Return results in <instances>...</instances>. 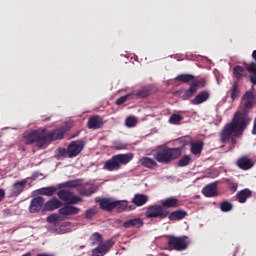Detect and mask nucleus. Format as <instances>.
<instances>
[{"label": "nucleus", "instance_id": "nucleus-1", "mask_svg": "<svg viewBox=\"0 0 256 256\" xmlns=\"http://www.w3.org/2000/svg\"><path fill=\"white\" fill-rule=\"evenodd\" d=\"M244 103L242 110L236 112L231 122L227 123L220 132V143H229L231 141L230 149H235L237 145V139L243 135V131L247 129L249 123H251V117H249V112L253 109L255 105V94L252 91H246L242 97Z\"/></svg>", "mask_w": 256, "mask_h": 256}, {"label": "nucleus", "instance_id": "nucleus-2", "mask_svg": "<svg viewBox=\"0 0 256 256\" xmlns=\"http://www.w3.org/2000/svg\"><path fill=\"white\" fill-rule=\"evenodd\" d=\"M181 207V201L177 197H168L160 201V204H154L147 207L145 217L147 219H167L169 217V209H177Z\"/></svg>", "mask_w": 256, "mask_h": 256}, {"label": "nucleus", "instance_id": "nucleus-3", "mask_svg": "<svg viewBox=\"0 0 256 256\" xmlns=\"http://www.w3.org/2000/svg\"><path fill=\"white\" fill-rule=\"evenodd\" d=\"M23 141L25 145H33V143H36V147H38V149H46L47 138H45V128H39L37 130L24 133Z\"/></svg>", "mask_w": 256, "mask_h": 256}, {"label": "nucleus", "instance_id": "nucleus-4", "mask_svg": "<svg viewBox=\"0 0 256 256\" xmlns=\"http://www.w3.org/2000/svg\"><path fill=\"white\" fill-rule=\"evenodd\" d=\"M133 157V153L113 155L110 159L105 161L103 169L110 172L119 171V169H121V165H128V163L133 161Z\"/></svg>", "mask_w": 256, "mask_h": 256}, {"label": "nucleus", "instance_id": "nucleus-5", "mask_svg": "<svg viewBox=\"0 0 256 256\" xmlns=\"http://www.w3.org/2000/svg\"><path fill=\"white\" fill-rule=\"evenodd\" d=\"M179 157H181V148L164 147L159 149L154 155L155 161L163 165H169L171 161H175Z\"/></svg>", "mask_w": 256, "mask_h": 256}, {"label": "nucleus", "instance_id": "nucleus-6", "mask_svg": "<svg viewBox=\"0 0 256 256\" xmlns=\"http://www.w3.org/2000/svg\"><path fill=\"white\" fill-rule=\"evenodd\" d=\"M207 86V78H195L192 80L190 87L185 91L184 95L182 96L183 101H187L191 99L199 91V89H203V87Z\"/></svg>", "mask_w": 256, "mask_h": 256}, {"label": "nucleus", "instance_id": "nucleus-7", "mask_svg": "<svg viewBox=\"0 0 256 256\" xmlns=\"http://www.w3.org/2000/svg\"><path fill=\"white\" fill-rule=\"evenodd\" d=\"M189 247V237L187 236H169L168 248L170 251H185Z\"/></svg>", "mask_w": 256, "mask_h": 256}, {"label": "nucleus", "instance_id": "nucleus-8", "mask_svg": "<svg viewBox=\"0 0 256 256\" xmlns=\"http://www.w3.org/2000/svg\"><path fill=\"white\" fill-rule=\"evenodd\" d=\"M65 133H67V128L65 126L56 128L50 132L45 129L46 147L52 141H59L63 139V137H65Z\"/></svg>", "mask_w": 256, "mask_h": 256}, {"label": "nucleus", "instance_id": "nucleus-9", "mask_svg": "<svg viewBox=\"0 0 256 256\" xmlns=\"http://www.w3.org/2000/svg\"><path fill=\"white\" fill-rule=\"evenodd\" d=\"M85 148V142L83 140L78 141H72L67 150L66 153L69 157V159H73V157H77L81 151Z\"/></svg>", "mask_w": 256, "mask_h": 256}, {"label": "nucleus", "instance_id": "nucleus-10", "mask_svg": "<svg viewBox=\"0 0 256 256\" xmlns=\"http://www.w3.org/2000/svg\"><path fill=\"white\" fill-rule=\"evenodd\" d=\"M57 195L61 201H65L70 205H77V203L81 202V198L73 195V192L69 190H60Z\"/></svg>", "mask_w": 256, "mask_h": 256}, {"label": "nucleus", "instance_id": "nucleus-11", "mask_svg": "<svg viewBox=\"0 0 256 256\" xmlns=\"http://www.w3.org/2000/svg\"><path fill=\"white\" fill-rule=\"evenodd\" d=\"M43 209H45V198L37 196L31 200L29 205L30 213H39V211L43 212Z\"/></svg>", "mask_w": 256, "mask_h": 256}, {"label": "nucleus", "instance_id": "nucleus-12", "mask_svg": "<svg viewBox=\"0 0 256 256\" xmlns=\"http://www.w3.org/2000/svg\"><path fill=\"white\" fill-rule=\"evenodd\" d=\"M114 243L112 240H107L103 244L98 245L97 248H94L92 250V256H105L107 252H109V249L113 247Z\"/></svg>", "mask_w": 256, "mask_h": 256}, {"label": "nucleus", "instance_id": "nucleus-13", "mask_svg": "<svg viewBox=\"0 0 256 256\" xmlns=\"http://www.w3.org/2000/svg\"><path fill=\"white\" fill-rule=\"evenodd\" d=\"M80 211L81 209L67 203L59 209V214L62 215V217H69L71 215H79Z\"/></svg>", "mask_w": 256, "mask_h": 256}, {"label": "nucleus", "instance_id": "nucleus-14", "mask_svg": "<svg viewBox=\"0 0 256 256\" xmlns=\"http://www.w3.org/2000/svg\"><path fill=\"white\" fill-rule=\"evenodd\" d=\"M96 203H98V205H100V209L102 211H108L111 212L114 209L115 206V200H113L112 198H100V199H96Z\"/></svg>", "mask_w": 256, "mask_h": 256}, {"label": "nucleus", "instance_id": "nucleus-15", "mask_svg": "<svg viewBox=\"0 0 256 256\" xmlns=\"http://www.w3.org/2000/svg\"><path fill=\"white\" fill-rule=\"evenodd\" d=\"M103 125V118L99 115L91 116L87 122L88 129H101Z\"/></svg>", "mask_w": 256, "mask_h": 256}, {"label": "nucleus", "instance_id": "nucleus-16", "mask_svg": "<svg viewBox=\"0 0 256 256\" xmlns=\"http://www.w3.org/2000/svg\"><path fill=\"white\" fill-rule=\"evenodd\" d=\"M63 206V203L57 199V197H53L46 203H44V209L43 212L45 211H55L56 209H59Z\"/></svg>", "mask_w": 256, "mask_h": 256}, {"label": "nucleus", "instance_id": "nucleus-17", "mask_svg": "<svg viewBox=\"0 0 256 256\" xmlns=\"http://www.w3.org/2000/svg\"><path fill=\"white\" fill-rule=\"evenodd\" d=\"M27 185V179H23L19 182H16L11 190V197H19L21 193L25 190V186Z\"/></svg>", "mask_w": 256, "mask_h": 256}, {"label": "nucleus", "instance_id": "nucleus-18", "mask_svg": "<svg viewBox=\"0 0 256 256\" xmlns=\"http://www.w3.org/2000/svg\"><path fill=\"white\" fill-rule=\"evenodd\" d=\"M232 75L234 77V79L236 81H241L242 79H245V77H247V68L246 66L243 67V66H235L233 69H232Z\"/></svg>", "mask_w": 256, "mask_h": 256}, {"label": "nucleus", "instance_id": "nucleus-19", "mask_svg": "<svg viewBox=\"0 0 256 256\" xmlns=\"http://www.w3.org/2000/svg\"><path fill=\"white\" fill-rule=\"evenodd\" d=\"M236 165L239 169H242V171H249V169L253 167V160L247 156H242L237 160Z\"/></svg>", "mask_w": 256, "mask_h": 256}, {"label": "nucleus", "instance_id": "nucleus-20", "mask_svg": "<svg viewBox=\"0 0 256 256\" xmlns=\"http://www.w3.org/2000/svg\"><path fill=\"white\" fill-rule=\"evenodd\" d=\"M209 97L211 94L209 91H202L198 93L191 101V105H201V103H205V101H209Z\"/></svg>", "mask_w": 256, "mask_h": 256}, {"label": "nucleus", "instance_id": "nucleus-21", "mask_svg": "<svg viewBox=\"0 0 256 256\" xmlns=\"http://www.w3.org/2000/svg\"><path fill=\"white\" fill-rule=\"evenodd\" d=\"M246 73H249V81L252 85H256V63L249 62L245 63Z\"/></svg>", "mask_w": 256, "mask_h": 256}, {"label": "nucleus", "instance_id": "nucleus-22", "mask_svg": "<svg viewBox=\"0 0 256 256\" xmlns=\"http://www.w3.org/2000/svg\"><path fill=\"white\" fill-rule=\"evenodd\" d=\"M186 216H187V211L183 209H179L173 212H169L167 218L169 219V221H181L185 219Z\"/></svg>", "mask_w": 256, "mask_h": 256}, {"label": "nucleus", "instance_id": "nucleus-23", "mask_svg": "<svg viewBox=\"0 0 256 256\" xmlns=\"http://www.w3.org/2000/svg\"><path fill=\"white\" fill-rule=\"evenodd\" d=\"M252 195L253 192H251L250 189L245 188L237 192L236 199L239 203H247V199L251 198Z\"/></svg>", "mask_w": 256, "mask_h": 256}, {"label": "nucleus", "instance_id": "nucleus-24", "mask_svg": "<svg viewBox=\"0 0 256 256\" xmlns=\"http://www.w3.org/2000/svg\"><path fill=\"white\" fill-rule=\"evenodd\" d=\"M228 95H230V99H232V101L239 99V95H241V88L239 87L238 81L232 82V86L228 91Z\"/></svg>", "mask_w": 256, "mask_h": 256}, {"label": "nucleus", "instance_id": "nucleus-25", "mask_svg": "<svg viewBox=\"0 0 256 256\" xmlns=\"http://www.w3.org/2000/svg\"><path fill=\"white\" fill-rule=\"evenodd\" d=\"M204 145L203 141L190 142V153L197 157L201 156Z\"/></svg>", "mask_w": 256, "mask_h": 256}, {"label": "nucleus", "instance_id": "nucleus-26", "mask_svg": "<svg viewBox=\"0 0 256 256\" xmlns=\"http://www.w3.org/2000/svg\"><path fill=\"white\" fill-rule=\"evenodd\" d=\"M143 225L144 223H143V220H141V218H133L123 223V227L125 229H131V227H135L136 229H141Z\"/></svg>", "mask_w": 256, "mask_h": 256}, {"label": "nucleus", "instance_id": "nucleus-27", "mask_svg": "<svg viewBox=\"0 0 256 256\" xmlns=\"http://www.w3.org/2000/svg\"><path fill=\"white\" fill-rule=\"evenodd\" d=\"M202 193L205 197H215L217 196V183H211L202 189Z\"/></svg>", "mask_w": 256, "mask_h": 256}, {"label": "nucleus", "instance_id": "nucleus-28", "mask_svg": "<svg viewBox=\"0 0 256 256\" xmlns=\"http://www.w3.org/2000/svg\"><path fill=\"white\" fill-rule=\"evenodd\" d=\"M147 201H149V197L145 194H135L132 199V203L136 207H143V205H145Z\"/></svg>", "mask_w": 256, "mask_h": 256}, {"label": "nucleus", "instance_id": "nucleus-29", "mask_svg": "<svg viewBox=\"0 0 256 256\" xmlns=\"http://www.w3.org/2000/svg\"><path fill=\"white\" fill-rule=\"evenodd\" d=\"M139 164L142 167H146V169H153V167H157V162L155 159L150 157H143L139 160Z\"/></svg>", "mask_w": 256, "mask_h": 256}, {"label": "nucleus", "instance_id": "nucleus-30", "mask_svg": "<svg viewBox=\"0 0 256 256\" xmlns=\"http://www.w3.org/2000/svg\"><path fill=\"white\" fill-rule=\"evenodd\" d=\"M131 95L133 99H135V97H137L138 99H145V97H149V95H151V90H149L148 88H142L139 91H132Z\"/></svg>", "mask_w": 256, "mask_h": 256}, {"label": "nucleus", "instance_id": "nucleus-31", "mask_svg": "<svg viewBox=\"0 0 256 256\" xmlns=\"http://www.w3.org/2000/svg\"><path fill=\"white\" fill-rule=\"evenodd\" d=\"M128 202L125 200H114V209L118 211V213H122V211H126Z\"/></svg>", "mask_w": 256, "mask_h": 256}, {"label": "nucleus", "instance_id": "nucleus-32", "mask_svg": "<svg viewBox=\"0 0 256 256\" xmlns=\"http://www.w3.org/2000/svg\"><path fill=\"white\" fill-rule=\"evenodd\" d=\"M193 79H195L193 74H180L176 77V81H180V83H193Z\"/></svg>", "mask_w": 256, "mask_h": 256}, {"label": "nucleus", "instance_id": "nucleus-33", "mask_svg": "<svg viewBox=\"0 0 256 256\" xmlns=\"http://www.w3.org/2000/svg\"><path fill=\"white\" fill-rule=\"evenodd\" d=\"M55 191H57V188L54 186L40 189L41 195H46V197H53V195H55Z\"/></svg>", "mask_w": 256, "mask_h": 256}, {"label": "nucleus", "instance_id": "nucleus-34", "mask_svg": "<svg viewBox=\"0 0 256 256\" xmlns=\"http://www.w3.org/2000/svg\"><path fill=\"white\" fill-rule=\"evenodd\" d=\"M220 210L222 213H229V211H233V204L229 201H223L220 203Z\"/></svg>", "mask_w": 256, "mask_h": 256}, {"label": "nucleus", "instance_id": "nucleus-35", "mask_svg": "<svg viewBox=\"0 0 256 256\" xmlns=\"http://www.w3.org/2000/svg\"><path fill=\"white\" fill-rule=\"evenodd\" d=\"M183 121V116L180 114H172L169 118L170 125H179Z\"/></svg>", "mask_w": 256, "mask_h": 256}, {"label": "nucleus", "instance_id": "nucleus-36", "mask_svg": "<svg viewBox=\"0 0 256 256\" xmlns=\"http://www.w3.org/2000/svg\"><path fill=\"white\" fill-rule=\"evenodd\" d=\"M192 159L189 155H184L178 161V167H187L191 163Z\"/></svg>", "mask_w": 256, "mask_h": 256}, {"label": "nucleus", "instance_id": "nucleus-37", "mask_svg": "<svg viewBox=\"0 0 256 256\" xmlns=\"http://www.w3.org/2000/svg\"><path fill=\"white\" fill-rule=\"evenodd\" d=\"M92 243L93 245H103V236H101V234H99L98 232H95L92 235Z\"/></svg>", "mask_w": 256, "mask_h": 256}, {"label": "nucleus", "instance_id": "nucleus-38", "mask_svg": "<svg viewBox=\"0 0 256 256\" xmlns=\"http://www.w3.org/2000/svg\"><path fill=\"white\" fill-rule=\"evenodd\" d=\"M129 99H133V94L128 93L116 100V105H123L126 101H129Z\"/></svg>", "mask_w": 256, "mask_h": 256}, {"label": "nucleus", "instance_id": "nucleus-39", "mask_svg": "<svg viewBox=\"0 0 256 256\" xmlns=\"http://www.w3.org/2000/svg\"><path fill=\"white\" fill-rule=\"evenodd\" d=\"M95 215H97V208H95V207L90 208V209L86 210L85 219H93V217H95Z\"/></svg>", "mask_w": 256, "mask_h": 256}, {"label": "nucleus", "instance_id": "nucleus-40", "mask_svg": "<svg viewBox=\"0 0 256 256\" xmlns=\"http://www.w3.org/2000/svg\"><path fill=\"white\" fill-rule=\"evenodd\" d=\"M59 219H61L59 214H52V215L48 216L46 220L48 223H57V221H59Z\"/></svg>", "mask_w": 256, "mask_h": 256}, {"label": "nucleus", "instance_id": "nucleus-41", "mask_svg": "<svg viewBox=\"0 0 256 256\" xmlns=\"http://www.w3.org/2000/svg\"><path fill=\"white\" fill-rule=\"evenodd\" d=\"M135 125H137V119H135V117H128L126 119L127 127H135Z\"/></svg>", "mask_w": 256, "mask_h": 256}, {"label": "nucleus", "instance_id": "nucleus-42", "mask_svg": "<svg viewBox=\"0 0 256 256\" xmlns=\"http://www.w3.org/2000/svg\"><path fill=\"white\" fill-rule=\"evenodd\" d=\"M95 193V188L91 187L90 189H84L82 191V194L85 195L86 197H89Z\"/></svg>", "mask_w": 256, "mask_h": 256}, {"label": "nucleus", "instance_id": "nucleus-43", "mask_svg": "<svg viewBox=\"0 0 256 256\" xmlns=\"http://www.w3.org/2000/svg\"><path fill=\"white\" fill-rule=\"evenodd\" d=\"M77 185H79L77 180H72V181L66 182V187L75 188V187H77Z\"/></svg>", "mask_w": 256, "mask_h": 256}, {"label": "nucleus", "instance_id": "nucleus-44", "mask_svg": "<svg viewBox=\"0 0 256 256\" xmlns=\"http://www.w3.org/2000/svg\"><path fill=\"white\" fill-rule=\"evenodd\" d=\"M5 199V190L0 188V203Z\"/></svg>", "mask_w": 256, "mask_h": 256}, {"label": "nucleus", "instance_id": "nucleus-45", "mask_svg": "<svg viewBox=\"0 0 256 256\" xmlns=\"http://www.w3.org/2000/svg\"><path fill=\"white\" fill-rule=\"evenodd\" d=\"M252 135H256V117L254 119V125H253V129H252Z\"/></svg>", "mask_w": 256, "mask_h": 256}, {"label": "nucleus", "instance_id": "nucleus-46", "mask_svg": "<svg viewBox=\"0 0 256 256\" xmlns=\"http://www.w3.org/2000/svg\"><path fill=\"white\" fill-rule=\"evenodd\" d=\"M230 189H231V191H237V183H233V184L230 186Z\"/></svg>", "mask_w": 256, "mask_h": 256}, {"label": "nucleus", "instance_id": "nucleus-47", "mask_svg": "<svg viewBox=\"0 0 256 256\" xmlns=\"http://www.w3.org/2000/svg\"><path fill=\"white\" fill-rule=\"evenodd\" d=\"M252 59L254 60V63H256V50L252 52Z\"/></svg>", "mask_w": 256, "mask_h": 256}, {"label": "nucleus", "instance_id": "nucleus-48", "mask_svg": "<svg viewBox=\"0 0 256 256\" xmlns=\"http://www.w3.org/2000/svg\"><path fill=\"white\" fill-rule=\"evenodd\" d=\"M127 210L128 211H135V206H133V205L127 206Z\"/></svg>", "mask_w": 256, "mask_h": 256}]
</instances>
